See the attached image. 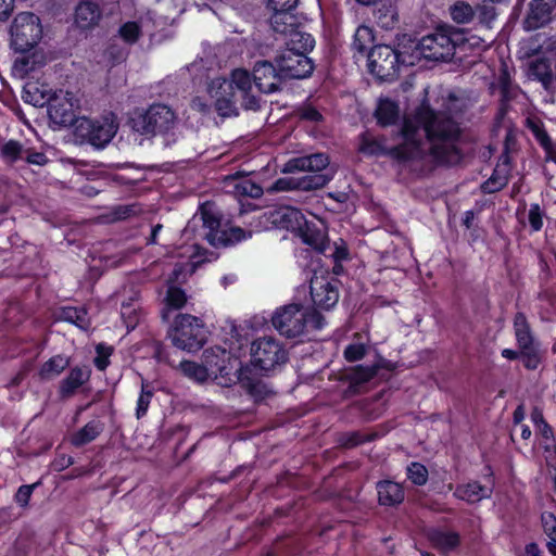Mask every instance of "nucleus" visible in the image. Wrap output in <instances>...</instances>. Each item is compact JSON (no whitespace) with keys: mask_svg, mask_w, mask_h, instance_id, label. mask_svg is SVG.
<instances>
[{"mask_svg":"<svg viewBox=\"0 0 556 556\" xmlns=\"http://www.w3.org/2000/svg\"><path fill=\"white\" fill-rule=\"evenodd\" d=\"M37 485H39V482L21 485L15 494L16 503L22 507H26L29 503L34 489Z\"/></svg>","mask_w":556,"mask_h":556,"instance_id":"obj_44","label":"nucleus"},{"mask_svg":"<svg viewBox=\"0 0 556 556\" xmlns=\"http://www.w3.org/2000/svg\"><path fill=\"white\" fill-rule=\"evenodd\" d=\"M311 296L314 304L320 308L329 309L339 300L337 288L324 276H314L311 279Z\"/></svg>","mask_w":556,"mask_h":556,"instance_id":"obj_18","label":"nucleus"},{"mask_svg":"<svg viewBox=\"0 0 556 556\" xmlns=\"http://www.w3.org/2000/svg\"><path fill=\"white\" fill-rule=\"evenodd\" d=\"M229 81L232 83L233 90L237 92L240 103L248 110L258 108V99L253 94V84L247 70L236 68L231 72Z\"/></svg>","mask_w":556,"mask_h":556,"instance_id":"obj_19","label":"nucleus"},{"mask_svg":"<svg viewBox=\"0 0 556 556\" xmlns=\"http://www.w3.org/2000/svg\"><path fill=\"white\" fill-rule=\"evenodd\" d=\"M275 329L287 338H296L309 328L318 330L325 325L324 317L316 311L300 304L278 308L271 317Z\"/></svg>","mask_w":556,"mask_h":556,"instance_id":"obj_3","label":"nucleus"},{"mask_svg":"<svg viewBox=\"0 0 556 556\" xmlns=\"http://www.w3.org/2000/svg\"><path fill=\"white\" fill-rule=\"evenodd\" d=\"M531 419H532L533 424L535 425V427H539L542 424L546 422L544 419V416L542 414V410L538 407L533 408V410L531 413Z\"/></svg>","mask_w":556,"mask_h":556,"instance_id":"obj_62","label":"nucleus"},{"mask_svg":"<svg viewBox=\"0 0 556 556\" xmlns=\"http://www.w3.org/2000/svg\"><path fill=\"white\" fill-rule=\"evenodd\" d=\"M112 348L99 344L97 346V356L94 358V365L99 370H104L109 365V357L112 354Z\"/></svg>","mask_w":556,"mask_h":556,"instance_id":"obj_47","label":"nucleus"},{"mask_svg":"<svg viewBox=\"0 0 556 556\" xmlns=\"http://www.w3.org/2000/svg\"><path fill=\"white\" fill-rule=\"evenodd\" d=\"M495 18V12L493 8H484L480 14L481 22L490 23Z\"/></svg>","mask_w":556,"mask_h":556,"instance_id":"obj_63","label":"nucleus"},{"mask_svg":"<svg viewBox=\"0 0 556 556\" xmlns=\"http://www.w3.org/2000/svg\"><path fill=\"white\" fill-rule=\"evenodd\" d=\"M208 93L215 100V106L219 115L230 116L236 112V104L240 100L229 79L214 78L208 86Z\"/></svg>","mask_w":556,"mask_h":556,"instance_id":"obj_13","label":"nucleus"},{"mask_svg":"<svg viewBox=\"0 0 556 556\" xmlns=\"http://www.w3.org/2000/svg\"><path fill=\"white\" fill-rule=\"evenodd\" d=\"M10 33L15 50L20 52L29 51L41 39L40 20L30 12L20 13L14 17Z\"/></svg>","mask_w":556,"mask_h":556,"instance_id":"obj_8","label":"nucleus"},{"mask_svg":"<svg viewBox=\"0 0 556 556\" xmlns=\"http://www.w3.org/2000/svg\"><path fill=\"white\" fill-rule=\"evenodd\" d=\"M176 122L173 110L165 104H152L144 112L132 118V128L144 136H155L170 130Z\"/></svg>","mask_w":556,"mask_h":556,"instance_id":"obj_7","label":"nucleus"},{"mask_svg":"<svg viewBox=\"0 0 556 556\" xmlns=\"http://www.w3.org/2000/svg\"><path fill=\"white\" fill-rule=\"evenodd\" d=\"M116 131L117 124L112 114L102 119H90L83 116L76 119L74 138L76 143H89L96 148H103L112 140Z\"/></svg>","mask_w":556,"mask_h":556,"instance_id":"obj_6","label":"nucleus"},{"mask_svg":"<svg viewBox=\"0 0 556 556\" xmlns=\"http://www.w3.org/2000/svg\"><path fill=\"white\" fill-rule=\"evenodd\" d=\"M544 212L541 210L538 203L530 205L528 212V220L532 231H540L543 227Z\"/></svg>","mask_w":556,"mask_h":556,"instance_id":"obj_40","label":"nucleus"},{"mask_svg":"<svg viewBox=\"0 0 556 556\" xmlns=\"http://www.w3.org/2000/svg\"><path fill=\"white\" fill-rule=\"evenodd\" d=\"M465 109V100L454 94L448 96L443 111H434L429 104L421 103L414 113L404 116L394 143L389 144L384 137L365 132L359 150L367 155H388L403 163L430 156L437 162L456 164L460 160L457 148L460 128L456 117Z\"/></svg>","mask_w":556,"mask_h":556,"instance_id":"obj_1","label":"nucleus"},{"mask_svg":"<svg viewBox=\"0 0 556 556\" xmlns=\"http://www.w3.org/2000/svg\"><path fill=\"white\" fill-rule=\"evenodd\" d=\"M368 66L378 78L391 79L399 70V54L390 46H376L368 54Z\"/></svg>","mask_w":556,"mask_h":556,"instance_id":"obj_12","label":"nucleus"},{"mask_svg":"<svg viewBox=\"0 0 556 556\" xmlns=\"http://www.w3.org/2000/svg\"><path fill=\"white\" fill-rule=\"evenodd\" d=\"M187 302V295L180 288L169 287L166 295V303L169 308L179 309Z\"/></svg>","mask_w":556,"mask_h":556,"instance_id":"obj_39","label":"nucleus"},{"mask_svg":"<svg viewBox=\"0 0 556 556\" xmlns=\"http://www.w3.org/2000/svg\"><path fill=\"white\" fill-rule=\"evenodd\" d=\"M492 495V488L482 485L478 481H470L468 483L458 484L455 489L454 496L473 504L489 498Z\"/></svg>","mask_w":556,"mask_h":556,"instance_id":"obj_21","label":"nucleus"},{"mask_svg":"<svg viewBox=\"0 0 556 556\" xmlns=\"http://www.w3.org/2000/svg\"><path fill=\"white\" fill-rule=\"evenodd\" d=\"M104 429L100 420H91L72 437V444L83 446L93 441Z\"/></svg>","mask_w":556,"mask_h":556,"instance_id":"obj_29","label":"nucleus"},{"mask_svg":"<svg viewBox=\"0 0 556 556\" xmlns=\"http://www.w3.org/2000/svg\"><path fill=\"white\" fill-rule=\"evenodd\" d=\"M173 344L180 350L194 352L206 342V329L202 320L189 314H178L168 333Z\"/></svg>","mask_w":556,"mask_h":556,"instance_id":"obj_4","label":"nucleus"},{"mask_svg":"<svg viewBox=\"0 0 556 556\" xmlns=\"http://www.w3.org/2000/svg\"><path fill=\"white\" fill-rule=\"evenodd\" d=\"M520 355L522 356L523 365L528 369H535L539 366L540 357L534 351L533 346L529 349H520Z\"/></svg>","mask_w":556,"mask_h":556,"instance_id":"obj_49","label":"nucleus"},{"mask_svg":"<svg viewBox=\"0 0 556 556\" xmlns=\"http://www.w3.org/2000/svg\"><path fill=\"white\" fill-rule=\"evenodd\" d=\"M377 374V369L374 367L362 368L357 372V379L362 382L370 380Z\"/></svg>","mask_w":556,"mask_h":556,"instance_id":"obj_60","label":"nucleus"},{"mask_svg":"<svg viewBox=\"0 0 556 556\" xmlns=\"http://www.w3.org/2000/svg\"><path fill=\"white\" fill-rule=\"evenodd\" d=\"M371 41V31L366 26H359L354 35L352 47L355 51L363 53Z\"/></svg>","mask_w":556,"mask_h":556,"instance_id":"obj_36","label":"nucleus"},{"mask_svg":"<svg viewBox=\"0 0 556 556\" xmlns=\"http://www.w3.org/2000/svg\"><path fill=\"white\" fill-rule=\"evenodd\" d=\"M251 355L254 365L266 371L287 361V352L280 342L269 337L255 340L252 344Z\"/></svg>","mask_w":556,"mask_h":556,"instance_id":"obj_11","label":"nucleus"},{"mask_svg":"<svg viewBox=\"0 0 556 556\" xmlns=\"http://www.w3.org/2000/svg\"><path fill=\"white\" fill-rule=\"evenodd\" d=\"M85 313L77 311L76 308H68L65 312V318L74 324H76L79 327H84V319Z\"/></svg>","mask_w":556,"mask_h":556,"instance_id":"obj_56","label":"nucleus"},{"mask_svg":"<svg viewBox=\"0 0 556 556\" xmlns=\"http://www.w3.org/2000/svg\"><path fill=\"white\" fill-rule=\"evenodd\" d=\"M371 438H367V437L361 434L359 432H353V433L345 435V439L342 440L341 443L344 446L352 447V446H356L365 441H368Z\"/></svg>","mask_w":556,"mask_h":556,"instance_id":"obj_55","label":"nucleus"},{"mask_svg":"<svg viewBox=\"0 0 556 556\" xmlns=\"http://www.w3.org/2000/svg\"><path fill=\"white\" fill-rule=\"evenodd\" d=\"M152 395V391L148 390L146 384H142V391L137 402V418H141L146 415Z\"/></svg>","mask_w":556,"mask_h":556,"instance_id":"obj_46","label":"nucleus"},{"mask_svg":"<svg viewBox=\"0 0 556 556\" xmlns=\"http://www.w3.org/2000/svg\"><path fill=\"white\" fill-rule=\"evenodd\" d=\"M378 500L383 506H395L404 501V489L393 481H381L377 484Z\"/></svg>","mask_w":556,"mask_h":556,"instance_id":"obj_24","label":"nucleus"},{"mask_svg":"<svg viewBox=\"0 0 556 556\" xmlns=\"http://www.w3.org/2000/svg\"><path fill=\"white\" fill-rule=\"evenodd\" d=\"M271 28L282 35H289L296 27V18L291 12H274L270 17Z\"/></svg>","mask_w":556,"mask_h":556,"instance_id":"obj_32","label":"nucleus"},{"mask_svg":"<svg viewBox=\"0 0 556 556\" xmlns=\"http://www.w3.org/2000/svg\"><path fill=\"white\" fill-rule=\"evenodd\" d=\"M428 539L434 547L444 552L453 549L459 543V536L456 532L439 529L430 530L428 532Z\"/></svg>","mask_w":556,"mask_h":556,"instance_id":"obj_28","label":"nucleus"},{"mask_svg":"<svg viewBox=\"0 0 556 556\" xmlns=\"http://www.w3.org/2000/svg\"><path fill=\"white\" fill-rule=\"evenodd\" d=\"M536 429L546 441L553 440V430L547 422L542 424Z\"/></svg>","mask_w":556,"mask_h":556,"instance_id":"obj_61","label":"nucleus"},{"mask_svg":"<svg viewBox=\"0 0 556 556\" xmlns=\"http://www.w3.org/2000/svg\"><path fill=\"white\" fill-rule=\"evenodd\" d=\"M526 556H541V551L535 543L526 546Z\"/></svg>","mask_w":556,"mask_h":556,"instance_id":"obj_64","label":"nucleus"},{"mask_svg":"<svg viewBox=\"0 0 556 556\" xmlns=\"http://www.w3.org/2000/svg\"><path fill=\"white\" fill-rule=\"evenodd\" d=\"M375 116L380 126L393 125L400 118L399 104L389 98L380 99L375 110Z\"/></svg>","mask_w":556,"mask_h":556,"instance_id":"obj_25","label":"nucleus"},{"mask_svg":"<svg viewBox=\"0 0 556 556\" xmlns=\"http://www.w3.org/2000/svg\"><path fill=\"white\" fill-rule=\"evenodd\" d=\"M24 160L29 164L35 165H43L47 163V157L41 152H35L29 148H26V153L24 154Z\"/></svg>","mask_w":556,"mask_h":556,"instance_id":"obj_53","label":"nucleus"},{"mask_svg":"<svg viewBox=\"0 0 556 556\" xmlns=\"http://www.w3.org/2000/svg\"><path fill=\"white\" fill-rule=\"evenodd\" d=\"M283 75L268 61H260L253 68V83L264 93H271L279 89Z\"/></svg>","mask_w":556,"mask_h":556,"instance_id":"obj_16","label":"nucleus"},{"mask_svg":"<svg viewBox=\"0 0 556 556\" xmlns=\"http://www.w3.org/2000/svg\"><path fill=\"white\" fill-rule=\"evenodd\" d=\"M70 366V358L63 355H55L47 361L39 370V377L42 380H51L58 377L66 367Z\"/></svg>","mask_w":556,"mask_h":556,"instance_id":"obj_31","label":"nucleus"},{"mask_svg":"<svg viewBox=\"0 0 556 556\" xmlns=\"http://www.w3.org/2000/svg\"><path fill=\"white\" fill-rule=\"evenodd\" d=\"M25 153L26 147L15 140L8 141L5 144H3L1 149L2 157L10 163L16 162L18 160H24Z\"/></svg>","mask_w":556,"mask_h":556,"instance_id":"obj_34","label":"nucleus"},{"mask_svg":"<svg viewBox=\"0 0 556 556\" xmlns=\"http://www.w3.org/2000/svg\"><path fill=\"white\" fill-rule=\"evenodd\" d=\"M298 0H269L268 5L274 12H291L296 8Z\"/></svg>","mask_w":556,"mask_h":556,"instance_id":"obj_51","label":"nucleus"},{"mask_svg":"<svg viewBox=\"0 0 556 556\" xmlns=\"http://www.w3.org/2000/svg\"><path fill=\"white\" fill-rule=\"evenodd\" d=\"M287 36L288 39L286 41L285 51L307 54L314 48V38L309 34L301 31L298 28Z\"/></svg>","mask_w":556,"mask_h":556,"instance_id":"obj_27","label":"nucleus"},{"mask_svg":"<svg viewBox=\"0 0 556 556\" xmlns=\"http://www.w3.org/2000/svg\"><path fill=\"white\" fill-rule=\"evenodd\" d=\"M475 15L470 4L464 1L456 2L451 7V16L458 24L469 23Z\"/></svg>","mask_w":556,"mask_h":556,"instance_id":"obj_35","label":"nucleus"},{"mask_svg":"<svg viewBox=\"0 0 556 556\" xmlns=\"http://www.w3.org/2000/svg\"><path fill=\"white\" fill-rule=\"evenodd\" d=\"M263 218L267 225L275 228L287 230H302L305 225L303 214L292 206L280 205L275 206L263 214Z\"/></svg>","mask_w":556,"mask_h":556,"instance_id":"obj_15","label":"nucleus"},{"mask_svg":"<svg viewBox=\"0 0 556 556\" xmlns=\"http://www.w3.org/2000/svg\"><path fill=\"white\" fill-rule=\"evenodd\" d=\"M277 65L283 77L294 79L308 77L314 70L313 61L307 54L285 50L277 59Z\"/></svg>","mask_w":556,"mask_h":556,"instance_id":"obj_14","label":"nucleus"},{"mask_svg":"<svg viewBox=\"0 0 556 556\" xmlns=\"http://www.w3.org/2000/svg\"><path fill=\"white\" fill-rule=\"evenodd\" d=\"M33 61L29 56H23L17 59L14 62V70L21 75H27L30 71L34 70Z\"/></svg>","mask_w":556,"mask_h":556,"instance_id":"obj_52","label":"nucleus"},{"mask_svg":"<svg viewBox=\"0 0 556 556\" xmlns=\"http://www.w3.org/2000/svg\"><path fill=\"white\" fill-rule=\"evenodd\" d=\"M542 527L547 536L556 533V517L554 514L545 511L541 515Z\"/></svg>","mask_w":556,"mask_h":556,"instance_id":"obj_50","label":"nucleus"},{"mask_svg":"<svg viewBox=\"0 0 556 556\" xmlns=\"http://www.w3.org/2000/svg\"><path fill=\"white\" fill-rule=\"evenodd\" d=\"M366 354V348L362 343H353L345 348L344 357L349 362L362 359Z\"/></svg>","mask_w":556,"mask_h":556,"instance_id":"obj_45","label":"nucleus"},{"mask_svg":"<svg viewBox=\"0 0 556 556\" xmlns=\"http://www.w3.org/2000/svg\"><path fill=\"white\" fill-rule=\"evenodd\" d=\"M456 41L444 29L424 36L417 46L420 55L427 60L446 61L454 55Z\"/></svg>","mask_w":556,"mask_h":556,"instance_id":"obj_9","label":"nucleus"},{"mask_svg":"<svg viewBox=\"0 0 556 556\" xmlns=\"http://www.w3.org/2000/svg\"><path fill=\"white\" fill-rule=\"evenodd\" d=\"M51 92L41 90L36 84H27L23 91V99L25 102L34 106L49 105Z\"/></svg>","mask_w":556,"mask_h":556,"instance_id":"obj_33","label":"nucleus"},{"mask_svg":"<svg viewBox=\"0 0 556 556\" xmlns=\"http://www.w3.org/2000/svg\"><path fill=\"white\" fill-rule=\"evenodd\" d=\"M79 99L71 91L59 90L50 97L48 114L52 123L59 126H75Z\"/></svg>","mask_w":556,"mask_h":556,"instance_id":"obj_10","label":"nucleus"},{"mask_svg":"<svg viewBox=\"0 0 556 556\" xmlns=\"http://www.w3.org/2000/svg\"><path fill=\"white\" fill-rule=\"evenodd\" d=\"M507 185V178L505 176L492 175L483 185V190L488 193L500 191Z\"/></svg>","mask_w":556,"mask_h":556,"instance_id":"obj_48","label":"nucleus"},{"mask_svg":"<svg viewBox=\"0 0 556 556\" xmlns=\"http://www.w3.org/2000/svg\"><path fill=\"white\" fill-rule=\"evenodd\" d=\"M300 117L311 122L321 121V114L313 106L306 105L300 110Z\"/></svg>","mask_w":556,"mask_h":556,"instance_id":"obj_54","label":"nucleus"},{"mask_svg":"<svg viewBox=\"0 0 556 556\" xmlns=\"http://www.w3.org/2000/svg\"><path fill=\"white\" fill-rule=\"evenodd\" d=\"M235 190L240 195H247L250 198H260L263 194L261 186L253 182L251 179H243L235 185Z\"/></svg>","mask_w":556,"mask_h":556,"instance_id":"obj_37","label":"nucleus"},{"mask_svg":"<svg viewBox=\"0 0 556 556\" xmlns=\"http://www.w3.org/2000/svg\"><path fill=\"white\" fill-rule=\"evenodd\" d=\"M99 5L92 1H81L75 11V22L78 27L88 29L96 26L101 18Z\"/></svg>","mask_w":556,"mask_h":556,"instance_id":"obj_23","label":"nucleus"},{"mask_svg":"<svg viewBox=\"0 0 556 556\" xmlns=\"http://www.w3.org/2000/svg\"><path fill=\"white\" fill-rule=\"evenodd\" d=\"M528 127L534 135L535 139L539 141V143L542 146V148H549L551 146V138L543 128V126L536 122L529 121Z\"/></svg>","mask_w":556,"mask_h":556,"instance_id":"obj_42","label":"nucleus"},{"mask_svg":"<svg viewBox=\"0 0 556 556\" xmlns=\"http://www.w3.org/2000/svg\"><path fill=\"white\" fill-rule=\"evenodd\" d=\"M530 74L541 81L551 78L549 65L545 60H536L530 64Z\"/></svg>","mask_w":556,"mask_h":556,"instance_id":"obj_41","label":"nucleus"},{"mask_svg":"<svg viewBox=\"0 0 556 556\" xmlns=\"http://www.w3.org/2000/svg\"><path fill=\"white\" fill-rule=\"evenodd\" d=\"M201 219L207 229L205 238L215 248L228 247L251 237V231L240 227L224 228L220 214L212 204L201 207Z\"/></svg>","mask_w":556,"mask_h":556,"instance_id":"obj_5","label":"nucleus"},{"mask_svg":"<svg viewBox=\"0 0 556 556\" xmlns=\"http://www.w3.org/2000/svg\"><path fill=\"white\" fill-rule=\"evenodd\" d=\"M119 34L124 40H126L127 42L134 43L139 38L140 29L136 23L128 22L121 27Z\"/></svg>","mask_w":556,"mask_h":556,"instance_id":"obj_43","label":"nucleus"},{"mask_svg":"<svg viewBox=\"0 0 556 556\" xmlns=\"http://www.w3.org/2000/svg\"><path fill=\"white\" fill-rule=\"evenodd\" d=\"M304 241L313 245L315 249L319 250L320 252H324L325 244L323 242V236L320 233H317L316 236H308L307 233L303 235Z\"/></svg>","mask_w":556,"mask_h":556,"instance_id":"obj_58","label":"nucleus"},{"mask_svg":"<svg viewBox=\"0 0 556 556\" xmlns=\"http://www.w3.org/2000/svg\"><path fill=\"white\" fill-rule=\"evenodd\" d=\"M515 336L519 349H529L533 344L530 326L523 313H517L514 318Z\"/></svg>","mask_w":556,"mask_h":556,"instance_id":"obj_30","label":"nucleus"},{"mask_svg":"<svg viewBox=\"0 0 556 556\" xmlns=\"http://www.w3.org/2000/svg\"><path fill=\"white\" fill-rule=\"evenodd\" d=\"M138 208L136 205H123L118 206L115 211V218L116 219H125L128 218L131 215L137 214Z\"/></svg>","mask_w":556,"mask_h":556,"instance_id":"obj_57","label":"nucleus"},{"mask_svg":"<svg viewBox=\"0 0 556 556\" xmlns=\"http://www.w3.org/2000/svg\"><path fill=\"white\" fill-rule=\"evenodd\" d=\"M329 165V157L324 153H315L305 156L293 157L289 160L283 168V173L308 172L302 177H286L275 181L273 189L276 191L288 190H316L325 187L331 179L332 173H323Z\"/></svg>","mask_w":556,"mask_h":556,"instance_id":"obj_2","label":"nucleus"},{"mask_svg":"<svg viewBox=\"0 0 556 556\" xmlns=\"http://www.w3.org/2000/svg\"><path fill=\"white\" fill-rule=\"evenodd\" d=\"M407 477L414 484L424 485L428 480V470L420 463H412L407 467Z\"/></svg>","mask_w":556,"mask_h":556,"instance_id":"obj_38","label":"nucleus"},{"mask_svg":"<svg viewBox=\"0 0 556 556\" xmlns=\"http://www.w3.org/2000/svg\"><path fill=\"white\" fill-rule=\"evenodd\" d=\"M14 0H0V21H5L12 13Z\"/></svg>","mask_w":556,"mask_h":556,"instance_id":"obj_59","label":"nucleus"},{"mask_svg":"<svg viewBox=\"0 0 556 556\" xmlns=\"http://www.w3.org/2000/svg\"><path fill=\"white\" fill-rule=\"evenodd\" d=\"M554 4L555 0H532L526 20L528 28L536 29L545 25L551 18Z\"/></svg>","mask_w":556,"mask_h":556,"instance_id":"obj_20","label":"nucleus"},{"mask_svg":"<svg viewBox=\"0 0 556 556\" xmlns=\"http://www.w3.org/2000/svg\"><path fill=\"white\" fill-rule=\"evenodd\" d=\"M238 381L241 387L256 401L265 399L270 393V390L261 379L249 376L248 369H239Z\"/></svg>","mask_w":556,"mask_h":556,"instance_id":"obj_26","label":"nucleus"},{"mask_svg":"<svg viewBox=\"0 0 556 556\" xmlns=\"http://www.w3.org/2000/svg\"><path fill=\"white\" fill-rule=\"evenodd\" d=\"M90 370L87 367H74L66 378H64L59 388L60 395L63 399L71 397L75 392L89 380Z\"/></svg>","mask_w":556,"mask_h":556,"instance_id":"obj_22","label":"nucleus"},{"mask_svg":"<svg viewBox=\"0 0 556 556\" xmlns=\"http://www.w3.org/2000/svg\"><path fill=\"white\" fill-rule=\"evenodd\" d=\"M205 366L199 365L194 362L185 361L180 363L181 371L189 378L195 381H205L210 375L223 374L224 368L219 365L218 356L214 354L213 350H206L203 354Z\"/></svg>","mask_w":556,"mask_h":556,"instance_id":"obj_17","label":"nucleus"}]
</instances>
